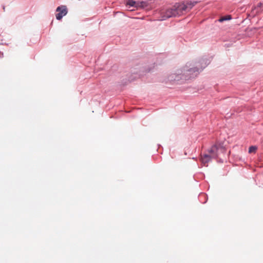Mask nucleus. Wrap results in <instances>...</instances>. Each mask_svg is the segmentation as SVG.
<instances>
[{"instance_id":"1","label":"nucleus","mask_w":263,"mask_h":263,"mask_svg":"<svg viewBox=\"0 0 263 263\" xmlns=\"http://www.w3.org/2000/svg\"><path fill=\"white\" fill-rule=\"evenodd\" d=\"M196 4L197 2L176 3L173 6L175 16L182 15L187 10L191 9Z\"/></svg>"},{"instance_id":"2","label":"nucleus","mask_w":263,"mask_h":263,"mask_svg":"<svg viewBox=\"0 0 263 263\" xmlns=\"http://www.w3.org/2000/svg\"><path fill=\"white\" fill-rule=\"evenodd\" d=\"M219 149L223 150L220 145L215 144L212 146L209 151V154H204L201 157V161L202 163L205 166H207V163L211 160V158H215L218 156V151Z\"/></svg>"},{"instance_id":"3","label":"nucleus","mask_w":263,"mask_h":263,"mask_svg":"<svg viewBox=\"0 0 263 263\" xmlns=\"http://www.w3.org/2000/svg\"><path fill=\"white\" fill-rule=\"evenodd\" d=\"M183 72V74L182 75L183 77H184V79L186 80L189 79V74H192L193 77L196 76V75L198 73V69L196 68H191L190 69H187L185 67L183 68V70L181 71V72ZM182 73L180 72V71H178L177 75L176 74H172L170 76V79L171 80L174 79L175 81H179L180 79H182L181 77H178L179 75L181 74Z\"/></svg>"},{"instance_id":"4","label":"nucleus","mask_w":263,"mask_h":263,"mask_svg":"<svg viewBox=\"0 0 263 263\" xmlns=\"http://www.w3.org/2000/svg\"><path fill=\"white\" fill-rule=\"evenodd\" d=\"M56 11L58 12L56 14V18L58 20H60L67 13V9L65 6H61L57 8Z\"/></svg>"},{"instance_id":"5","label":"nucleus","mask_w":263,"mask_h":263,"mask_svg":"<svg viewBox=\"0 0 263 263\" xmlns=\"http://www.w3.org/2000/svg\"><path fill=\"white\" fill-rule=\"evenodd\" d=\"M162 14L161 20H164L166 18L171 17H175V15L174 12L173 8L167 9L165 12H163L161 13Z\"/></svg>"},{"instance_id":"6","label":"nucleus","mask_w":263,"mask_h":263,"mask_svg":"<svg viewBox=\"0 0 263 263\" xmlns=\"http://www.w3.org/2000/svg\"><path fill=\"white\" fill-rule=\"evenodd\" d=\"M232 18L231 16V15H227V16H223L222 17H221L219 20V21L220 22H222L224 21H227V20H231Z\"/></svg>"},{"instance_id":"7","label":"nucleus","mask_w":263,"mask_h":263,"mask_svg":"<svg viewBox=\"0 0 263 263\" xmlns=\"http://www.w3.org/2000/svg\"><path fill=\"white\" fill-rule=\"evenodd\" d=\"M257 150V147L255 146H251L249 147V153H255Z\"/></svg>"},{"instance_id":"8","label":"nucleus","mask_w":263,"mask_h":263,"mask_svg":"<svg viewBox=\"0 0 263 263\" xmlns=\"http://www.w3.org/2000/svg\"><path fill=\"white\" fill-rule=\"evenodd\" d=\"M134 3L135 2H133L132 4L130 3L129 5H130L131 6H133Z\"/></svg>"},{"instance_id":"9","label":"nucleus","mask_w":263,"mask_h":263,"mask_svg":"<svg viewBox=\"0 0 263 263\" xmlns=\"http://www.w3.org/2000/svg\"><path fill=\"white\" fill-rule=\"evenodd\" d=\"M261 5V3L259 4V6H260Z\"/></svg>"}]
</instances>
